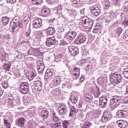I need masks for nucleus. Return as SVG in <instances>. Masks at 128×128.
Segmentation results:
<instances>
[{
    "label": "nucleus",
    "instance_id": "nucleus-20",
    "mask_svg": "<svg viewBox=\"0 0 128 128\" xmlns=\"http://www.w3.org/2000/svg\"><path fill=\"white\" fill-rule=\"evenodd\" d=\"M99 100V104L100 108H106V106H108V98L106 97H100Z\"/></svg>",
    "mask_w": 128,
    "mask_h": 128
},
{
    "label": "nucleus",
    "instance_id": "nucleus-21",
    "mask_svg": "<svg viewBox=\"0 0 128 128\" xmlns=\"http://www.w3.org/2000/svg\"><path fill=\"white\" fill-rule=\"evenodd\" d=\"M62 77L60 76L54 77L53 78V80L52 82L53 86H60V82H62Z\"/></svg>",
    "mask_w": 128,
    "mask_h": 128
},
{
    "label": "nucleus",
    "instance_id": "nucleus-1",
    "mask_svg": "<svg viewBox=\"0 0 128 128\" xmlns=\"http://www.w3.org/2000/svg\"><path fill=\"white\" fill-rule=\"evenodd\" d=\"M58 112L62 118H66L68 113V106L64 104H60L58 107Z\"/></svg>",
    "mask_w": 128,
    "mask_h": 128
},
{
    "label": "nucleus",
    "instance_id": "nucleus-39",
    "mask_svg": "<svg viewBox=\"0 0 128 128\" xmlns=\"http://www.w3.org/2000/svg\"><path fill=\"white\" fill-rule=\"evenodd\" d=\"M8 102L9 104L14 103V94H8Z\"/></svg>",
    "mask_w": 128,
    "mask_h": 128
},
{
    "label": "nucleus",
    "instance_id": "nucleus-62",
    "mask_svg": "<svg viewBox=\"0 0 128 128\" xmlns=\"http://www.w3.org/2000/svg\"><path fill=\"white\" fill-rule=\"evenodd\" d=\"M25 34L27 38H28L30 36V29H28Z\"/></svg>",
    "mask_w": 128,
    "mask_h": 128
},
{
    "label": "nucleus",
    "instance_id": "nucleus-26",
    "mask_svg": "<svg viewBox=\"0 0 128 128\" xmlns=\"http://www.w3.org/2000/svg\"><path fill=\"white\" fill-rule=\"evenodd\" d=\"M106 82H108V78L106 77H99L97 80V82L99 86H104Z\"/></svg>",
    "mask_w": 128,
    "mask_h": 128
},
{
    "label": "nucleus",
    "instance_id": "nucleus-8",
    "mask_svg": "<svg viewBox=\"0 0 128 128\" xmlns=\"http://www.w3.org/2000/svg\"><path fill=\"white\" fill-rule=\"evenodd\" d=\"M120 102H122V98H112L110 100V106L112 108H118L120 104Z\"/></svg>",
    "mask_w": 128,
    "mask_h": 128
},
{
    "label": "nucleus",
    "instance_id": "nucleus-17",
    "mask_svg": "<svg viewBox=\"0 0 128 128\" xmlns=\"http://www.w3.org/2000/svg\"><path fill=\"white\" fill-rule=\"evenodd\" d=\"M42 20L40 18H36L32 22V26L34 28H40L42 26Z\"/></svg>",
    "mask_w": 128,
    "mask_h": 128
},
{
    "label": "nucleus",
    "instance_id": "nucleus-60",
    "mask_svg": "<svg viewBox=\"0 0 128 128\" xmlns=\"http://www.w3.org/2000/svg\"><path fill=\"white\" fill-rule=\"evenodd\" d=\"M124 10H128V1L126 2L125 5L123 6Z\"/></svg>",
    "mask_w": 128,
    "mask_h": 128
},
{
    "label": "nucleus",
    "instance_id": "nucleus-30",
    "mask_svg": "<svg viewBox=\"0 0 128 128\" xmlns=\"http://www.w3.org/2000/svg\"><path fill=\"white\" fill-rule=\"evenodd\" d=\"M53 74L54 70H47L44 75V78H46V80H48V78H50V76H52Z\"/></svg>",
    "mask_w": 128,
    "mask_h": 128
},
{
    "label": "nucleus",
    "instance_id": "nucleus-49",
    "mask_svg": "<svg viewBox=\"0 0 128 128\" xmlns=\"http://www.w3.org/2000/svg\"><path fill=\"white\" fill-rule=\"evenodd\" d=\"M10 26L12 28V32H16V28H18V25L16 24H12L10 23Z\"/></svg>",
    "mask_w": 128,
    "mask_h": 128
},
{
    "label": "nucleus",
    "instance_id": "nucleus-54",
    "mask_svg": "<svg viewBox=\"0 0 128 128\" xmlns=\"http://www.w3.org/2000/svg\"><path fill=\"white\" fill-rule=\"evenodd\" d=\"M20 96H18V95L16 94H13V101L14 100H20Z\"/></svg>",
    "mask_w": 128,
    "mask_h": 128
},
{
    "label": "nucleus",
    "instance_id": "nucleus-9",
    "mask_svg": "<svg viewBox=\"0 0 128 128\" xmlns=\"http://www.w3.org/2000/svg\"><path fill=\"white\" fill-rule=\"evenodd\" d=\"M112 116V114L110 112L106 110L102 118V122H108Z\"/></svg>",
    "mask_w": 128,
    "mask_h": 128
},
{
    "label": "nucleus",
    "instance_id": "nucleus-35",
    "mask_svg": "<svg viewBox=\"0 0 128 128\" xmlns=\"http://www.w3.org/2000/svg\"><path fill=\"white\" fill-rule=\"evenodd\" d=\"M31 18L30 14H25L23 15V20L25 22H28V20H30Z\"/></svg>",
    "mask_w": 128,
    "mask_h": 128
},
{
    "label": "nucleus",
    "instance_id": "nucleus-23",
    "mask_svg": "<svg viewBox=\"0 0 128 128\" xmlns=\"http://www.w3.org/2000/svg\"><path fill=\"white\" fill-rule=\"evenodd\" d=\"M70 54V56H77L78 54L80 52L78 51V48L72 46V48H69Z\"/></svg>",
    "mask_w": 128,
    "mask_h": 128
},
{
    "label": "nucleus",
    "instance_id": "nucleus-27",
    "mask_svg": "<svg viewBox=\"0 0 128 128\" xmlns=\"http://www.w3.org/2000/svg\"><path fill=\"white\" fill-rule=\"evenodd\" d=\"M62 88H70V79L65 78L63 80Z\"/></svg>",
    "mask_w": 128,
    "mask_h": 128
},
{
    "label": "nucleus",
    "instance_id": "nucleus-37",
    "mask_svg": "<svg viewBox=\"0 0 128 128\" xmlns=\"http://www.w3.org/2000/svg\"><path fill=\"white\" fill-rule=\"evenodd\" d=\"M92 123L90 120H87L86 122L82 128H92Z\"/></svg>",
    "mask_w": 128,
    "mask_h": 128
},
{
    "label": "nucleus",
    "instance_id": "nucleus-59",
    "mask_svg": "<svg viewBox=\"0 0 128 128\" xmlns=\"http://www.w3.org/2000/svg\"><path fill=\"white\" fill-rule=\"evenodd\" d=\"M28 52L29 56H32V54H34V51L32 48H31V49H30L29 50H28Z\"/></svg>",
    "mask_w": 128,
    "mask_h": 128
},
{
    "label": "nucleus",
    "instance_id": "nucleus-3",
    "mask_svg": "<svg viewBox=\"0 0 128 128\" xmlns=\"http://www.w3.org/2000/svg\"><path fill=\"white\" fill-rule=\"evenodd\" d=\"M19 91L23 94H26L30 92V84L26 82H22L19 86Z\"/></svg>",
    "mask_w": 128,
    "mask_h": 128
},
{
    "label": "nucleus",
    "instance_id": "nucleus-16",
    "mask_svg": "<svg viewBox=\"0 0 128 128\" xmlns=\"http://www.w3.org/2000/svg\"><path fill=\"white\" fill-rule=\"evenodd\" d=\"M89 8L90 10L92 16H100V10L98 8L90 6Z\"/></svg>",
    "mask_w": 128,
    "mask_h": 128
},
{
    "label": "nucleus",
    "instance_id": "nucleus-40",
    "mask_svg": "<svg viewBox=\"0 0 128 128\" xmlns=\"http://www.w3.org/2000/svg\"><path fill=\"white\" fill-rule=\"evenodd\" d=\"M43 2V0H32V4L34 6H38L40 4Z\"/></svg>",
    "mask_w": 128,
    "mask_h": 128
},
{
    "label": "nucleus",
    "instance_id": "nucleus-36",
    "mask_svg": "<svg viewBox=\"0 0 128 128\" xmlns=\"http://www.w3.org/2000/svg\"><path fill=\"white\" fill-rule=\"evenodd\" d=\"M60 92V90L58 88H56L54 89L51 92L52 94L54 96H58L59 94L58 92Z\"/></svg>",
    "mask_w": 128,
    "mask_h": 128
},
{
    "label": "nucleus",
    "instance_id": "nucleus-64",
    "mask_svg": "<svg viewBox=\"0 0 128 128\" xmlns=\"http://www.w3.org/2000/svg\"><path fill=\"white\" fill-rule=\"evenodd\" d=\"M85 78H86V77L82 75V76L80 79V82H84V80Z\"/></svg>",
    "mask_w": 128,
    "mask_h": 128
},
{
    "label": "nucleus",
    "instance_id": "nucleus-63",
    "mask_svg": "<svg viewBox=\"0 0 128 128\" xmlns=\"http://www.w3.org/2000/svg\"><path fill=\"white\" fill-rule=\"evenodd\" d=\"M18 26L20 28H22L24 27V25L22 24V23L20 21H18Z\"/></svg>",
    "mask_w": 128,
    "mask_h": 128
},
{
    "label": "nucleus",
    "instance_id": "nucleus-25",
    "mask_svg": "<svg viewBox=\"0 0 128 128\" xmlns=\"http://www.w3.org/2000/svg\"><path fill=\"white\" fill-rule=\"evenodd\" d=\"M117 124L120 128H128V122L124 120H120L117 122Z\"/></svg>",
    "mask_w": 128,
    "mask_h": 128
},
{
    "label": "nucleus",
    "instance_id": "nucleus-22",
    "mask_svg": "<svg viewBox=\"0 0 128 128\" xmlns=\"http://www.w3.org/2000/svg\"><path fill=\"white\" fill-rule=\"evenodd\" d=\"M25 122L26 119L22 117L16 120V126H19V128H24Z\"/></svg>",
    "mask_w": 128,
    "mask_h": 128
},
{
    "label": "nucleus",
    "instance_id": "nucleus-43",
    "mask_svg": "<svg viewBox=\"0 0 128 128\" xmlns=\"http://www.w3.org/2000/svg\"><path fill=\"white\" fill-rule=\"evenodd\" d=\"M122 74L124 78H128V67L127 68L123 69Z\"/></svg>",
    "mask_w": 128,
    "mask_h": 128
},
{
    "label": "nucleus",
    "instance_id": "nucleus-47",
    "mask_svg": "<svg viewBox=\"0 0 128 128\" xmlns=\"http://www.w3.org/2000/svg\"><path fill=\"white\" fill-rule=\"evenodd\" d=\"M120 39L122 40H128V36L126 33L125 32H124L120 36Z\"/></svg>",
    "mask_w": 128,
    "mask_h": 128
},
{
    "label": "nucleus",
    "instance_id": "nucleus-7",
    "mask_svg": "<svg viewBox=\"0 0 128 128\" xmlns=\"http://www.w3.org/2000/svg\"><path fill=\"white\" fill-rule=\"evenodd\" d=\"M82 24L84 28L92 30L94 24V20L90 18L85 19L82 20Z\"/></svg>",
    "mask_w": 128,
    "mask_h": 128
},
{
    "label": "nucleus",
    "instance_id": "nucleus-38",
    "mask_svg": "<svg viewBox=\"0 0 128 128\" xmlns=\"http://www.w3.org/2000/svg\"><path fill=\"white\" fill-rule=\"evenodd\" d=\"M10 66H12V64L10 63H5L3 66L4 70H6L8 72H10Z\"/></svg>",
    "mask_w": 128,
    "mask_h": 128
},
{
    "label": "nucleus",
    "instance_id": "nucleus-24",
    "mask_svg": "<svg viewBox=\"0 0 128 128\" xmlns=\"http://www.w3.org/2000/svg\"><path fill=\"white\" fill-rule=\"evenodd\" d=\"M126 114H128V112L126 110H118L116 114V116L120 118H126Z\"/></svg>",
    "mask_w": 128,
    "mask_h": 128
},
{
    "label": "nucleus",
    "instance_id": "nucleus-45",
    "mask_svg": "<svg viewBox=\"0 0 128 128\" xmlns=\"http://www.w3.org/2000/svg\"><path fill=\"white\" fill-rule=\"evenodd\" d=\"M4 124L6 128H10V122H8V120L4 118Z\"/></svg>",
    "mask_w": 128,
    "mask_h": 128
},
{
    "label": "nucleus",
    "instance_id": "nucleus-31",
    "mask_svg": "<svg viewBox=\"0 0 128 128\" xmlns=\"http://www.w3.org/2000/svg\"><path fill=\"white\" fill-rule=\"evenodd\" d=\"M55 58V61L56 62H64V56L62 54H58Z\"/></svg>",
    "mask_w": 128,
    "mask_h": 128
},
{
    "label": "nucleus",
    "instance_id": "nucleus-33",
    "mask_svg": "<svg viewBox=\"0 0 128 128\" xmlns=\"http://www.w3.org/2000/svg\"><path fill=\"white\" fill-rule=\"evenodd\" d=\"M2 22L4 26H6L10 22V18L8 16H4L2 18Z\"/></svg>",
    "mask_w": 128,
    "mask_h": 128
},
{
    "label": "nucleus",
    "instance_id": "nucleus-50",
    "mask_svg": "<svg viewBox=\"0 0 128 128\" xmlns=\"http://www.w3.org/2000/svg\"><path fill=\"white\" fill-rule=\"evenodd\" d=\"M116 34H118V36H120L122 32V28H118L116 30Z\"/></svg>",
    "mask_w": 128,
    "mask_h": 128
},
{
    "label": "nucleus",
    "instance_id": "nucleus-42",
    "mask_svg": "<svg viewBox=\"0 0 128 128\" xmlns=\"http://www.w3.org/2000/svg\"><path fill=\"white\" fill-rule=\"evenodd\" d=\"M76 112V109L74 108V106L72 107L70 110V113L69 114V116H72Z\"/></svg>",
    "mask_w": 128,
    "mask_h": 128
},
{
    "label": "nucleus",
    "instance_id": "nucleus-4",
    "mask_svg": "<svg viewBox=\"0 0 128 128\" xmlns=\"http://www.w3.org/2000/svg\"><path fill=\"white\" fill-rule=\"evenodd\" d=\"M34 83L30 84L31 88L33 92H38L42 89V82L40 80H34Z\"/></svg>",
    "mask_w": 128,
    "mask_h": 128
},
{
    "label": "nucleus",
    "instance_id": "nucleus-13",
    "mask_svg": "<svg viewBox=\"0 0 128 128\" xmlns=\"http://www.w3.org/2000/svg\"><path fill=\"white\" fill-rule=\"evenodd\" d=\"M58 44V40L54 37L48 38L46 39V46H54Z\"/></svg>",
    "mask_w": 128,
    "mask_h": 128
},
{
    "label": "nucleus",
    "instance_id": "nucleus-34",
    "mask_svg": "<svg viewBox=\"0 0 128 128\" xmlns=\"http://www.w3.org/2000/svg\"><path fill=\"white\" fill-rule=\"evenodd\" d=\"M68 12L71 18H76V12L74 10H68Z\"/></svg>",
    "mask_w": 128,
    "mask_h": 128
},
{
    "label": "nucleus",
    "instance_id": "nucleus-5",
    "mask_svg": "<svg viewBox=\"0 0 128 128\" xmlns=\"http://www.w3.org/2000/svg\"><path fill=\"white\" fill-rule=\"evenodd\" d=\"M38 112L40 116L44 118V120L48 118V116H50V112L46 108H42V106H40L38 108Z\"/></svg>",
    "mask_w": 128,
    "mask_h": 128
},
{
    "label": "nucleus",
    "instance_id": "nucleus-14",
    "mask_svg": "<svg viewBox=\"0 0 128 128\" xmlns=\"http://www.w3.org/2000/svg\"><path fill=\"white\" fill-rule=\"evenodd\" d=\"M26 76L29 80H32L36 76V72L34 69H33L29 72H26Z\"/></svg>",
    "mask_w": 128,
    "mask_h": 128
},
{
    "label": "nucleus",
    "instance_id": "nucleus-56",
    "mask_svg": "<svg viewBox=\"0 0 128 128\" xmlns=\"http://www.w3.org/2000/svg\"><path fill=\"white\" fill-rule=\"evenodd\" d=\"M60 122H56L52 125V128H60Z\"/></svg>",
    "mask_w": 128,
    "mask_h": 128
},
{
    "label": "nucleus",
    "instance_id": "nucleus-57",
    "mask_svg": "<svg viewBox=\"0 0 128 128\" xmlns=\"http://www.w3.org/2000/svg\"><path fill=\"white\" fill-rule=\"evenodd\" d=\"M18 22V19H13L10 23H11V24H16Z\"/></svg>",
    "mask_w": 128,
    "mask_h": 128
},
{
    "label": "nucleus",
    "instance_id": "nucleus-58",
    "mask_svg": "<svg viewBox=\"0 0 128 128\" xmlns=\"http://www.w3.org/2000/svg\"><path fill=\"white\" fill-rule=\"evenodd\" d=\"M118 88L116 86L115 87L112 88V90H112V92H116V94H118V92H120V91H118Z\"/></svg>",
    "mask_w": 128,
    "mask_h": 128
},
{
    "label": "nucleus",
    "instance_id": "nucleus-52",
    "mask_svg": "<svg viewBox=\"0 0 128 128\" xmlns=\"http://www.w3.org/2000/svg\"><path fill=\"white\" fill-rule=\"evenodd\" d=\"M37 66H42L44 65V62L42 60H38L36 62Z\"/></svg>",
    "mask_w": 128,
    "mask_h": 128
},
{
    "label": "nucleus",
    "instance_id": "nucleus-29",
    "mask_svg": "<svg viewBox=\"0 0 128 128\" xmlns=\"http://www.w3.org/2000/svg\"><path fill=\"white\" fill-rule=\"evenodd\" d=\"M46 34L48 36H54L56 34L54 28L50 27L46 30Z\"/></svg>",
    "mask_w": 128,
    "mask_h": 128
},
{
    "label": "nucleus",
    "instance_id": "nucleus-32",
    "mask_svg": "<svg viewBox=\"0 0 128 128\" xmlns=\"http://www.w3.org/2000/svg\"><path fill=\"white\" fill-rule=\"evenodd\" d=\"M69 100L74 104H76L78 100V97L74 95H72L71 96H70Z\"/></svg>",
    "mask_w": 128,
    "mask_h": 128
},
{
    "label": "nucleus",
    "instance_id": "nucleus-61",
    "mask_svg": "<svg viewBox=\"0 0 128 128\" xmlns=\"http://www.w3.org/2000/svg\"><path fill=\"white\" fill-rule=\"evenodd\" d=\"M48 4H54L56 2H58V0H46Z\"/></svg>",
    "mask_w": 128,
    "mask_h": 128
},
{
    "label": "nucleus",
    "instance_id": "nucleus-48",
    "mask_svg": "<svg viewBox=\"0 0 128 128\" xmlns=\"http://www.w3.org/2000/svg\"><path fill=\"white\" fill-rule=\"evenodd\" d=\"M70 42L68 41H66V40H62L60 42V46H68V44H70Z\"/></svg>",
    "mask_w": 128,
    "mask_h": 128
},
{
    "label": "nucleus",
    "instance_id": "nucleus-51",
    "mask_svg": "<svg viewBox=\"0 0 128 128\" xmlns=\"http://www.w3.org/2000/svg\"><path fill=\"white\" fill-rule=\"evenodd\" d=\"M88 62L89 63L86 66V70L88 72H92V66L90 65L91 64L90 62Z\"/></svg>",
    "mask_w": 128,
    "mask_h": 128
},
{
    "label": "nucleus",
    "instance_id": "nucleus-53",
    "mask_svg": "<svg viewBox=\"0 0 128 128\" xmlns=\"http://www.w3.org/2000/svg\"><path fill=\"white\" fill-rule=\"evenodd\" d=\"M2 86L4 88H8V83L4 81L2 83Z\"/></svg>",
    "mask_w": 128,
    "mask_h": 128
},
{
    "label": "nucleus",
    "instance_id": "nucleus-12",
    "mask_svg": "<svg viewBox=\"0 0 128 128\" xmlns=\"http://www.w3.org/2000/svg\"><path fill=\"white\" fill-rule=\"evenodd\" d=\"M84 100L86 104H92L94 100V96L91 92H88L86 94L85 96L84 97Z\"/></svg>",
    "mask_w": 128,
    "mask_h": 128
},
{
    "label": "nucleus",
    "instance_id": "nucleus-46",
    "mask_svg": "<svg viewBox=\"0 0 128 128\" xmlns=\"http://www.w3.org/2000/svg\"><path fill=\"white\" fill-rule=\"evenodd\" d=\"M70 126V122L68 120H65L62 123L63 128H68Z\"/></svg>",
    "mask_w": 128,
    "mask_h": 128
},
{
    "label": "nucleus",
    "instance_id": "nucleus-18",
    "mask_svg": "<svg viewBox=\"0 0 128 128\" xmlns=\"http://www.w3.org/2000/svg\"><path fill=\"white\" fill-rule=\"evenodd\" d=\"M93 106H94V105H91V104L86 105V104H84L82 102H80L78 104V108L81 110V112L86 110V108H92Z\"/></svg>",
    "mask_w": 128,
    "mask_h": 128
},
{
    "label": "nucleus",
    "instance_id": "nucleus-55",
    "mask_svg": "<svg viewBox=\"0 0 128 128\" xmlns=\"http://www.w3.org/2000/svg\"><path fill=\"white\" fill-rule=\"evenodd\" d=\"M121 0H113V2L116 6H120Z\"/></svg>",
    "mask_w": 128,
    "mask_h": 128
},
{
    "label": "nucleus",
    "instance_id": "nucleus-11",
    "mask_svg": "<svg viewBox=\"0 0 128 128\" xmlns=\"http://www.w3.org/2000/svg\"><path fill=\"white\" fill-rule=\"evenodd\" d=\"M80 74V68L75 66L73 68V70L71 72V76L73 80H78Z\"/></svg>",
    "mask_w": 128,
    "mask_h": 128
},
{
    "label": "nucleus",
    "instance_id": "nucleus-10",
    "mask_svg": "<svg viewBox=\"0 0 128 128\" xmlns=\"http://www.w3.org/2000/svg\"><path fill=\"white\" fill-rule=\"evenodd\" d=\"M86 34L82 33H80L78 36L77 38L74 41L75 44H84L86 42Z\"/></svg>",
    "mask_w": 128,
    "mask_h": 128
},
{
    "label": "nucleus",
    "instance_id": "nucleus-44",
    "mask_svg": "<svg viewBox=\"0 0 128 128\" xmlns=\"http://www.w3.org/2000/svg\"><path fill=\"white\" fill-rule=\"evenodd\" d=\"M45 68H46V66H44V65H43L40 66H37V69H38V72H40V74L44 72Z\"/></svg>",
    "mask_w": 128,
    "mask_h": 128
},
{
    "label": "nucleus",
    "instance_id": "nucleus-41",
    "mask_svg": "<svg viewBox=\"0 0 128 128\" xmlns=\"http://www.w3.org/2000/svg\"><path fill=\"white\" fill-rule=\"evenodd\" d=\"M84 2V0H72V4L74 6H80Z\"/></svg>",
    "mask_w": 128,
    "mask_h": 128
},
{
    "label": "nucleus",
    "instance_id": "nucleus-15",
    "mask_svg": "<svg viewBox=\"0 0 128 128\" xmlns=\"http://www.w3.org/2000/svg\"><path fill=\"white\" fill-rule=\"evenodd\" d=\"M50 8L44 6L42 8L40 14L42 16H43L44 18H46L50 16Z\"/></svg>",
    "mask_w": 128,
    "mask_h": 128
},
{
    "label": "nucleus",
    "instance_id": "nucleus-2",
    "mask_svg": "<svg viewBox=\"0 0 128 128\" xmlns=\"http://www.w3.org/2000/svg\"><path fill=\"white\" fill-rule=\"evenodd\" d=\"M110 82L112 84H118L122 82V75L118 73H114L111 74L110 78Z\"/></svg>",
    "mask_w": 128,
    "mask_h": 128
},
{
    "label": "nucleus",
    "instance_id": "nucleus-19",
    "mask_svg": "<svg viewBox=\"0 0 128 128\" xmlns=\"http://www.w3.org/2000/svg\"><path fill=\"white\" fill-rule=\"evenodd\" d=\"M91 92L94 94L95 98H98L100 96V88L96 85H94L91 89Z\"/></svg>",
    "mask_w": 128,
    "mask_h": 128
},
{
    "label": "nucleus",
    "instance_id": "nucleus-28",
    "mask_svg": "<svg viewBox=\"0 0 128 128\" xmlns=\"http://www.w3.org/2000/svg\"><path fill=\"white\" fill-rule=\"evenodd\" d=\"M77 116L80 120H85L86 118V116L84 112H82V111L78 112Z\"/></svg>",
    "mask_w": 128,
    "mask_h": 128
},
{
    "label": "nucleus",
    "instance_id": "nucleus-6",
    "mask_svg": "<svg viewBox=\"0 0 128 128\" xmlns=\"http://www.w3.org/2000/svg\"><path fill=\"white\" fill-rule=\"evenodd\" d=\"M76 36V32L70 30L69 32H67L64 34V38L68 40L69 42H70L72 40H74Z\"/></svg>",
    "mask_w": 128,
    "mask_h": 128
}]
</instances>
